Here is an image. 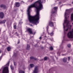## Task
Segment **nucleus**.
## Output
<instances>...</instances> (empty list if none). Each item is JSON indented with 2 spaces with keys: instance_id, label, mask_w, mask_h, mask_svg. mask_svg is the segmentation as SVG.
<instances>
[{
  "instance_id": "7",
  "label": "nucleus",
  "mask_w": 73,
  "mask_h": 73,
  "mask_svg": "<svg viewBox=\"0 0 73 73\" xmlns=\"http://www.w3.org/2000/svg\"><path fill=\"white\" fill-rule=\"evenodd\" d=\"M10 67H11V69L12 70V73H14L13 71V70H14V67L13 66H12V65H11L10 66Z\"/></svg>"
},
{
  "instance_id": "11",
  "label": "nucleus",
  "mask_w": 73,
  "mask_h": 73,
  "mask_svg": "<svg viewBox=\"0 0 73 73\" xmlns=\"http://www.w3.org/2000/svg\"><path fill=\"white\" fill-rule=\"evenodd\" d=\"M71 19L72 21H73V13L71 14Z\"/></svg>"
},
{
  "instance_id": "21",
  "label": "nucleus",
  "mask_w": 73,
  "mask_h": 73,
  "mask_svg": "<svg viewBox=\"0 0 73 73\" xmlns=\"http://www.w3.org/2000/svg\"><path fill=\"white\" fill-rule=\"evenodd\" d=\"M50 50H53V47L52 46H51L50 47Z\"/></svg>"
},
{
  "instance_id": "8",
  "label": "nucleus",
  "mask_w": 73,
  "mask_h": 73,
  "mask_svg": "<svg viewBox=\"0 0 73 73\" xmlns=\"http://www.w3.org/2000/svg\"><path fill=\"white\" fill-rule=\"evenodd\" d=\"M4 17V14L3 13H0V17L1 18H3Z\"/></svg>"
},
{
  "instance_id": "1",
  "label": "nucleus",
  "mask_w": 73,
  "mask_h": 73,
  "mask_svg": "<svg viewBox=\"0 0 73 73\" xmlns=\"http://www.w3.org/2000/svg\"><path fill=\"white\" fill-rule=\"evenodd\" d=\"M42 1L38 0L29 6L27 13L30 22L35 25L39 23L40 11L43 9Z\"/></svg>"
},
{
  "instance_id": "25",
  "label": "nucleus",
  "mask_w": 73,
  "mask_h": 73,
  "mask_svg": "<svg viewBox=\"0 0 73 73\" xmlns=\"http://www.w3.org/2000/svg\"><path fill=\"white\" fill-rule=\"evenodd\" d=\"M15 35H17V36H19L18 34H17V33H15Z\"/></svg>"
},
{
  "instance_id": "3",
  "label": "nucleus",
  "mask_w": 73,
  "mask_h": 73,
  "mask_svg": "<svg viewBox=\"0 0 73 73\" xmlns=\"http://www.w3.org/2000/svg\"><path fill=\"white\" fill-rule=\"evenodd\" d=\"M9 65V63H7L6 67H5L3 70L2 73H9V70L8 66Z\"/></svg>"
},
{
  "instance_id": "32",
  "label": "nucleus",
  "mask_w": 73,
  "mask_h": 73,
  "mask_svg": "<svg viewBox=\"0 0 73 73\" xmlns=\"http://www.w3.org/2000/svg\"><path fill=\"white\" fill-rule=\"evenodd\" d=\"M42 38L41 37V36H40V37H39V39H41Z\"/></svg>"
},
{
  "instance_id": "24",
  "label": "nucleus",
  "mask_w": 73,
  "mask_h": 73,
  "mask_svg": "<svg viewBox=\"0 0 73 73\" xmlns=\"http://www.w3.org/2000/svg\"><path fill=\"white\" fill-rule=\"evenodd\" d=\"M23 23V22H21V21H19V24H21V23Z\"/></svg>"
},
{
  "instance_id": "10",
  "label": "nucleus",
  "mask_w": 73,
  "mask_h": 73,
  "mask_svg": "<svg viewBox=\"0 0 73 73\" xmlns=\"http://www.w3.org/2000/svg\"><path fill=\"white\" fill-rule=\"evenodd\" d=\"M67 60V58H64L63 59V61L64 62H66Z\"/></svg>"
},
{
  "instance_id": "9",
  "label": "nucleus",
  "mask_w": 73,
  "mask_h": 73,
  "mask_svg": "<svg viewBox=\"0 0 73 73\" xmlns=\"http://www.w3.org/2000/svg\"><path fill=\"white\" fill-rule=\"evenodd\" d=\"M27 31H29V33H30V34H31L32 33V31L31 29H30V28L28 29Z\"/></svg>"
},
{
  "instance_id": "46",
  "label": "nucleus",
  "mask_w": 73,
  "mask_h": 73,
  "mask_svg": "<svg viewBox=\"0 0 73 73\" xmlns=\"http://www.w3.org/2000/svg\"><path fill=\"white\" fill-rule=\"evenodd\" d=\"M63 38H64V36Z\"/></svg>"
},
{
  "instance_id": "42",
  "label": "nucleus",
  "mask_w": 73,
  "mask_h": 73,
  "mask_svg": "<svg viewBox=\"0 0 73 73\" xmlns=\"http://www.w3.org/2000/svg\"><path fill=\"white\" fill-rule=\"evenodd\" d=\"M48 33L49 34V33H48Z\"/></svg>"
},
{
  "instance_id": "45",
  "label": "nucleus",
  "mask_w": 73,
  "mask_h": 73,
  "mask_svg": "<svg viewBox=\"0 0 73 73\" xmlns=\"http://www.w3.org/2000/svg\"><path fill=\"white\" fill-rule=\"evenodd\" d=\"M72 3H73V2H72Z\"/></svg>"
},
{
  "instance_id": "43",
  "label": "nucleus",
  "mask_w": 73,
  "mask_h": 73,
  "mask_svg": "<svg viewBox=\"0 0 73 73\" xmlns=\"http://www.w3.org/2000/svg\"><path fill=\"white\" fill-rule=\"evenodd\" d=\"M1 51H0V53H1Z\"/></svg>"
},
{
  "instance_id": "12",
  "label": "nucleus",
  "mask_w": 73,
  "mask_h": 73,
  "mask_svg": "<svg viewBox=\"0 0 73 73\" xmlns=\"http://www.w3.org/2000/svg\"><path fill=\"white\" fill-rule=\"evenodd\" d=\"M16 7H19V6H20V3L18 2L16 3Z\"/></svg>"
},
{
  "instance_id": "39",
  "label": "nucleus",
  "mask_w": 73,
  "mask_h": 73,
  "mask_svg": "<svg viewBox=\"0 0 73 73\" xmlns=\"http://www.w3.org/2000/svg\"><path fill=\"white\" fill-rule=\"evenodd\" d=\"M60 3H61V2H59V4H60Z\"/></svg>"
},
{
  "instance_id": "35",
  "label": "nucleus",
  "mask_w": 73,
  "mask_h": 73,
  "mask_svg": "<svg viewBox=\"0 0 73 73\" xmlns=\"http://www.w3.org/2000/svg\"><path fill=\"white\" fill-rule=\"evenodd\" d=\"M48 27H47V31H48Z\"/></svg>"
},
{
  "instance_id": "36",
  "label": "nucleus",
  "mask_w": 73,
  "mask_h": 73,
  "mask_svg": "<svg viewBox=\"0 0 73 73\" xmlns=\"http://www.w3.org/2000/svg\"><path fill=\"white\" fill-rule=\"evenodd\" d=\"M53 20H54V21H56V19H53Z\"/></svg>"
},
{
  "instance_id": "38",
  "label": "nucleus",
  "mask_w": 73,
  "mask_h": 73,
  "mask_svg": "<svg viewBox=\"0 0 73 73\" xmlns=\"http://www.w3.org/2000/svg\"><path fill=\"white\" fill-rule=\"evenodd\" d=\"M1 69H0V73H1Z\"/></svg>"
},
{
  "instance_id": "4",
  "label": "nucleus",
  "mask_w": 73,
  "mask_h": 73,
  "mask_svg": "<svg viewBox=\"0 0 73 73\" xmlns=\"http://www.w3.org/2000/svg\"><path fill=\"white\" fill-rule=\"evenodd\" d=\"M58 9V7H54V11L52 10V14H54V13H56V11H57V10Z\"/></svg>"
},
{
  "instance_id": "5",
  "label": "nucleus",
  "mask_w": 73,
  "mask_h": 73,
  "mask_svg": "<svg viewBox=\"0 0 73 73\" xmlns=\"http://www.w3.org/2000/svg\"><path fill=\"white\" fill-rule=\"evenodd\" d=\"M38 72V69L37 67H35L33 71V73H37Z\"/></svg>"
},
{
  "instance_id": "16",
  "label": "nucleus",
  "mask_w": 73,
  "mask_h": 73,
  "mask_svg": "<svg viewBox=\"0 0 73 73\" xmlns=\"http://www.w3.org/2000/svg\"><path fill=\"white\" fill-rule=\"evenodd\" d=\"M30 66L31 68H33V67L34 66V64H30Z\"/></svg>"
},
{
  "instance_id": "15",
  "label": "nucleus",
  "mask_w": 73,
  "mask_h": 73,
  "mask_svg": "<svg viewBox=\"0 0 73 73\" xmlns=\"http://www.w3.org/2000/svg\"><path fill=\"white\" fill-rule=\"evenodd\" d=\"M11 47H8L7 48V49L8 50V51H10V50L11 49Z\"/></svg>"
},
{
  "instance_id": "34",
  "label": "nucleus",
  "mask_w": 73,
  "mask_h": 73,
  "mask_svg": "<svg viewBox=\"0 0 73 73\" xmlns=\"http://www.w3.org/2000/svg\"><path fill=\"white\" fill-rule=\"evenodd\" d=\"M45 0H43V1H42V2H45Z\"/></svg>"
},
{
  "instance_id": "19",
  "label": "nucleus",
  "mask_w": 73,
  "mask_h": 73,
  "mask_svg": "<svg viewBox=\"0 0 73 73\" xmlns=\"http://www.w3.org/2000/svg\"><path fill=\"white\" fill-rule=\"evenodd\" d=\"M16 23H15L14 24V28L15 29L16 28Z\"/></svg>"
},
{
  "instance_id": "44",
  "label": "nucleus",
  "mask_w": 73,
  "mask_h": 73,
  "mask_svg": "<svg viewBox=\"0 0 73 73\" xmlns=\"http://www.w3.org/2000/svg\"><path fill=\"white\" fill-rule=\"evenodd\" d=\"M72 25H73V23H72Z\"/></svg>"
},
{
  "instance_id": "31",
  "label": "nucleus",
  "mask_w": 73,
  "mask_h": 73,
  "mask_svg": "<svg viewBox=\"0 0 73 73\" xmlns=\"http://www.w3.org/2000/svg\"><path fill=\"white\" fill-rule=\"evenodd\" d=\"M33 0H30V2H32V1H33Z\"/></svg>"
},
{
  "instance_id": "13",
  "label": "nucleus",
  "mask_w": 73,
  "mask_h": 73,
  "mask_svg": "<svg viewBox=\"0 0 73 73\" xmlns=\"http://www.w3.org/2000/svg\"><path fill=\"white\" fill-rule=\"evenodd\" d=\"M6 21V20H3V21H1V22H0V24L1 23H5Z\"/></svg>"
},
{
  "instance_id": "22",
  "label": "nucleus",
  "mask_w": 73,
  "mask_h": 73,
  "mask_svg": "<svg viewBox=\"0 0 73 73\" xmlns=\"http://www.w3.org/2000/svg\"><path fill=\"white\" fill-rule=\"evenodd\" d=\"M70 44H68V47H70Z\"/></svg>"
},
{
  "instance_id": "18",
  "label": "nucleus",
  "mask_w": 73,
  "mask_h": 73,
  "mask_svg": "<svg viewBox=\"0 0 73 73\" xmlns=\"http://www.w3.org/2000/svg\"><path fill=\"white\" fill-rule=\"evenodd\" d=\"M30 59L31 60H32V59H34V60H36V58H34L33 56H31V57H30Z\"/></svg>"
},
{
  "instance_id": "30",
  "label": "nucleus",
  "mask_w": 73,
  "mask_h": 73,
  "mask_svg": "<svg viewBox=\"0 0 73 73\" xmlns=\"http://www.w3.org/2000/svg\"><path fill=\"white\" fill-rule=\"evenodd\" d=\"M35 32H34V33H33V34H35Z\"/></svg>"
},
{
  "instance_id": "26",
  "label": "nucleus",
  "mask_w": 73,
  "mask_h": 73,
  "mask_svg": "<svg viewBox=\"0 0 73 73\" xmlns=\"http://www.w3.org/2000/svg\"><path fill=\"white\" fill-rule=\"evenodd\" d=\"M14 65H15H15H16L17 64L16 62H14Z\"/></svg>"
},
{
  "instance_id": "40",
  "label": "nucleus",
  "mask_w": 73,
  "mask_h": 73,
  "mask_svg": "<svg viewBox=\"0 0 73 73\" xmlns=\"http://www.w3.org/2000/svg\"><path fill=\"white\" fill-rule=\"evenodd\" d=\"M1 30L0 29V32H1Z\"/></svg>"
},
{
  "instance_id": "28",
  "label": "nucleus",
  "mask_w": 73,
  "mask_h": 73,
  "mask_svg": "<svg viewBox=\"0 0 73 73\" xmlns=\"http://www.w3.org/2000/svg\"><path fill=\"white\" fill-rule=\"evenodd\" d=\"M2 56H1V57H0V60H1V59H2V58L1 57H2Z\"/></svg>"
},
{
  "instance_id": "41",
  "label": "nucleus",
  "mask_w": 73,
  "mask_h": 73,
  "mask_svg": "<svg viewBox=\"0 0 73 73\" xmlns=\"http://www.w3.org/2000/svg\"><path fill=\"white\" fill-rule=\"evenodd\" d=\"M31 26H32V25H31Z\"/></svg>"
},
{
  "instance_id": "37",
  "label": "nucleus",
  "mask_w": 73,
  "mask_h": 73,
  "mask_svg": "<svg viewBox=\"0 0 73 73\" xmlns=\"http://www.w3.org/2000/svg\"><path fill=\"white\" fill-rule=\"evenodd\" d=\"M57 53L58 54H59V52H58Z\"/></svg>"
},
{
  "instance_id": "2",
  "label": "nucleus",
  "mask_w": 73,
  "mask_h": 73,
  "mask_svg": "<svg viewBox=\"0 0 73 73\" xmlns=\"http://www.w3.org/2000/svg\"><path fill=\"white\" fill-rule=\"evenodd\" d=\"M71 9H67L66 10L64 13V20L63 23V28L64 35L66 34V32L69 28L70 31L68 33L67 35L69 38H72V40H73V29H70L72 25H70L69 23V21L68 19V18L70 17V11Z\"/></svg>"
},
{
  "instance_id": "6",
  "label": "nucleus",
  "mask_w": 73,
  "mask_h": 73,
  "mask_svg": "<svg viewBox=\"0 0 73 73\" xmlns=\"http://www.w3.org/2000/svg\"><path fill=\"white\" fill-rule=\"evenodd\" d=\"M53 23V22H52V21H50L49 22V25L51 26V27H54V25Z\"/></svg>"
},
{
  "instance_id": "20",
  "label": "nucleus",
  "mask_w": 73,
  "mask_h": 73,
  "mask_svg": "<svg viewBox=\"0 0 73 73\" xmlns=\"http://www.w3.org/2000/svg\"><path fill=\"white\" fill-rule=\"evenodd\" d=\"M54 34V33H50V35L51 36H52Z\"/></svg>"
},
{
  "instance_id": "33",
  "label": "nucleus",
  "mask_w": 73,
  "mask_h": 73,
  "mask_svg": "<svg viewBox=\"0 0 73 73\" xmlns=\"http://www.w3.org/2000/svg\"><path fill=\"white\" fill-rule=\"evenodd\" d=\"M24 3V2H23V1H22V2H21V3Z\"/></svg>"
},
{
  "instance_id": "23",
  "label": "nucleus",
  "mask_w": 73,
  "mask_h": 73,
  "mask_svg": "<svg viewBox=\"0 0 73 73\" xmlns=\"http://www.w3.org/2000/svg\"><path fill=\"white\" fill-rule=\"evenodd\" d=\"M47 57H45L44 58V60H47Z\"/></svg>"
},
{
  "instance_id": "14",
  "label": "nucleus",
  "mask_w": 73,
  "mask_h": 73,
  "mask_svg": "<svg viewBox=\"0 0 73 73\" xmlns=\"http://www.w3.org/2000/svg\"><path fill=\"white\" fill-rule=\"evenodd\" d=\"M30 45L27 44V50H29V49H30Z\"/></svg>"
},
{
  "instance_id": "27",
  "label": "nucleus",
  "mask_w": 73,
  "mask_h": 73,
  "mask_svg": "<svg viewBox=\"0 0 73 73\" xmlns=\"http://www.w3.org/2000/svg\"><path fill=\"white\" fill-rule=\"evenodd\" d=\"M70 58L69 56H68V61H69L70 60Z\"/></svg>"
},
{
  "instance_id": "17",
  "label": "nucleus",
  "mask_w": 73,
  "mask_h": 73,
  "mask_svg": "<svg viewBox=\"0 0 73 73\" xmlns=\"http://www.w3.org/2000/svg\"><path fill=\"white\" fill-rule=\"evenodd\" d=\"M19 73H25V72L23 70H20L19 71Z\"/></svg>"
},
{
  "instance_id": "29",
  "label": "nucleus",
  "mask_w": 73,
  "mask_h": 73,
  "mask_svg": "<svg viewBox=\"0 0 73 73\" xmlns=\"http://www.w3.org/2000/svg\"><path fill=\"white\" fill-rule=\"evenodd\" d=\"M4 6V5H1V7H3Z\"/></svg>"
}]
</instances>
